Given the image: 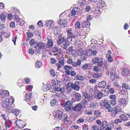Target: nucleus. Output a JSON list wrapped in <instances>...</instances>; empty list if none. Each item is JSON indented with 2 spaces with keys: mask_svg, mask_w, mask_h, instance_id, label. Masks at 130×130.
Instances as JSON below:
<instances>
[{
  "mask_svg": "<svg viewBox=\"0 0 130 130\" xmlns=\"http://www.w3.org/2000/svg\"><path fill=\"white\" fill-rule=\"evenodd\" d=\"M14 101V99L12 96L9 99H6L2 102V106L6 109H12L13 107H12V104L13 103Z\"/></svg>",
  "mask_w": 130,
  "mask_h": 130,
  "instance_id": "nucleus-1",
  "label": "nucleus"
},
{
  "mask_svg": "<svg viewBox=\"0 0 130 130\" xmlns=\"http://www.w3.org/2000/svg\"><path fill=\"white\" fill-rule=\"evenodd\" d=\"M88 51L86 50L84 52L82 48H80L78 49L77 52L78 54L80 56H81V58L82 60H86V59L89 58V55L88 54Z\"/></svg>",
  "mask_w": 130,
  "mask_h": 130,
  "instance_id": "nucleus-2",
  "label": "nucleus"
},
{
  "mask_svg": "<svg viewBox=\"0 0 130 130\" xmlns=\"http://www.w3.org/2000/svg\"><path fill=\"white\" fill-rule=\"evenodd\" d=\"M97 4L98 6L95 8L94 12L95 14H99L101 12L100 10L101 8L105 6V3L104 1L100 0L97 3Z\"/></svg>",
  "mask_w": 130,
  "mask_h": 130,
  "instance_id": "nucleus-3",
  "label": "nucleus"
},
{
  "mask_svg": "<svg viewBox=\"0 0 130 130\" xmlns=\"http://www.w3.org/2000/svg\"><path fill=\"white\" fill-rule=\"evenodd\" d=\"M61 117V120L64 122L65 125L68 126L71 123V121L69 118H68V115L67 114H62Z\"/></svg>",
  "mask_w": 130,
  "mask_h": 130,
  "instance_id": "nucleus-4",
  "label": "nucleus"
},
{
  "mask_svg": "<svg viewBox=\"0 0 130 130\" xmlns=\"http://www.w3.org/2000/svg\"><path fill=\"white\" fill-rule=\"evenodd\" d=\"M86 106L85 104L83 101H82L81 103H78L74 107L72 108L73 110L75 111H80L82 108H84Z\"/></svg>",
  "mask_w": 130,
  "mask_h": 130,
  "instance_id": "nucleus-5",
  "label": "nucleus"
},
{
  "mask_svg": "<svg viewBox=\"0 0 130 130\" xmlns=\"http://www.w3.org/2000/svg\"><path fill=\"white\" fill-rule=\"evenodd\" d=\"M105 101L104 100L103 103H104V106L105 108L107 110V111L108 112H112L114 110V108L111 106L110 104L108 102L105 103L104 102Z\"/></svg>",
  "mask_w": 130,
  "mask_h": 130,
  "instance_id": "nucleus-6",
  "label": "nucleus"
},
{
  "mask_svg": "<svg viewBox=\"0 0 130 130\" xmlns=\"http://www.w3.org/2000/svg\"><path fill=\"white\" fill-rule=\"evenodd\" d=\"M15 123L18 127L21 128H23L25 125L24 122L20 120L16 121Z\"/></svg>",
  "mask_w": 130,
  "mask_h": 130,
  "instance_id": "nucleus-7",
  "label": "nucleus"
},
{
  "mask_svg": "<svg viewBox=\"0 0 130 130\" xmlns=\"http://www.w3.org/2000/svg\"><path fill=\"white\" fill-rule=\"evenodd\" d=\"M45 44L42 41L37 42L35 48L37 49L38 51L44 49Z\"/></svg>",
  "mask_w": 130,
  "mask_h": 130,
  "instance_id": "nucleus-8",
  "label": "nucleus"
},
{
  "mask_svg": "<svg viewBox=\"0 0 130 130\" xmlns=\"http://www.w3.org/2000/svg\"><path fill=\"white\" fill-rule=\"evenodd\" d=\"M83 100L82 101H83L84 103L86 105L89 101V95L86 92H83Z\"/></svg>",
  "mask_w": 130,
  "mask_h": 130,
  "instance_id": "nucleus-9",
  "label": "nucleus"
},
{
  "mask_svg": "<svg viewBox=\"0 0 130 130\" xmlns=\"http://www.w3.org/2000/svg\"><path fill=\"white\" fill-rule=\"evenodd\" d=\"M63 14V13H62L60 14L59 16L60 20L58 22L59 24H60L61 27H65L67 25V22L64 19H62L61 18V16Z\"/></svg>",
  "mask_w": 130,
  "mask_h": 130,
  "instance_id": "nucleus-10",
  "label": "nucleus"
},
{
  "mask_svg": "<svg viewBox=\"0 0 130 130\" xmlns=\"http://www.w3.org/2000/svg\"><path fill=\"white\" fill-rule=\"evenodd\" d=\"M87 19L84 20L82 23L83 27H89V15H88L86 16Z\"/></svg>",
  "mask_w": 130,
  "mask_h": 130,
  "instance_id": "nucleus-11",
  "label": "nucleus"
},
{
  "mask_svg": "<svg viewBox=\"0 0 130 130\" xmlns=\"http://www.w3.org/2000/svg\"><path fill=\"white\" fill-rule=\"evenodd\" d=\"M53 114L55 117L57 119L59 120H61L62 113L61 111L60 110H56L54 112Z\"/></svg>",
  "mask_w": 130,
  "mask_h": 130,
  "instance_id": "nucleus-12",
  "label": "nucleus"
},
{
  "mask_svg": "<svg viewBox=\"0 0 130 130\" xmlns=\"http://www.w3.org/2000/svg\"><path fill=\"white\" fill-rule=\"evenodd\" d=\"M63 69L65 70V72L66 75H69L70 74V71H68V70H70L71 71L73 69V68L71 66L68 65L65 66L63 67Z\"/></svg>",
  "mask_w": 130,
  "mask_h": 130,
  "instance_id": "nucleus-13",
  "label": "nucleus"
},
{
  "mask_svg": "<svg viewBox=\"0 0 130 130\" xmlns=\"http://www.w3.org/2000/svg\"><path fill=\"white\" fill-rule=\"evenodd\" d=\"M61 105L63 107H68L73 106V102L72 101H70L69 100L67 101H66V103H64L63 104L62 103H61Z\"/></svg>",
  "mask_w": 130,
  "mask_h": 130,
  "instance_id": "nucleus-14",
  "label": "nucleus"
},
{
  "mask_svg": "<svg viewBox=\"0 0 130 130\" xmlns=\"http://www.w3.org/2000/svg\"><path fill=\"white\" fill-rule=\"evenodd\" d=\"M80 84V83L78 81H76L74 83H73L72 88L76 91L79 90Z\"/></svg>",
  "mask_w": 130,
  "mask_h": 130,
  "instance_id": "nucleus-15",
  "label": "nucleus"
},
{
  "mask_svg": "<svg viewBox=\"0 0 130 130\" xmlns=\"http://www.w3.org/2000/svg\"><path fill=\"white\" fill-rule=\"evenodd\" d=\"M104 92H105V94L104 93H103L102 92H101L100 91H98L97 93L96 97L98 99H100L102 98L103 96H107L108 94V92L104 90Z\"/></svg>",
  "mask_w": 130,
  "mask_h": 130,
  "instance_id": "nucleus-16",
  "label": "nucleus"
},
{
  "mask_svg": "<svg viewBox=\"0 0 130 130\" xmlns=\"http://www.w3.org/2000/svg\"><path fill=\"white\" fill-rule=\"evenodd\" d=\"M67 32L68 33V37L67 39L70 41L72 40V39L74 37V36L73 35L72 32V30H67Z\"/></svg>",
  "mask_w": 130,
  "mask_h": 130,
  "instance_id": "nucleus-17",
  "label": "nucleus"
},
{
  "mask_svg": "<svg viewBox=\"0 0 130 130\" xmlns=\"http://www.w3.org/2000/svg\"><path fill=\"white\" fill-rule=\"evenodd\" d=\"M9 95V93L8 91L7 90H1L0 96L2 98H5Z\"/></svg>",
  "mask_w": 130,
  "mask_h": 130,
  "instance_id": "nucleus-18",
  "label": "nucleus"
},
{
  "mask_svg": "<svg viewBox=\"0 0 130 130\" xmlns=\"http://www.w3.org/2000/svg\"><path fill=\"white\" fill-rule=\"evenodd\" d=\"M32 93H26L25 99L24 100L27 102V103L28 104H29V101H30V99L31 98Z\"/></svg>",
  "mask_w": 130,
  "mask_h": 130,
  "instance_id": "nucleus-19",
  "label": "nucleus"
},
{
  "mask_svg": "<svg viewBox=\"0 0 130 130\" xmlns=\"http://www.w3.org/2000/svg\"><path fill=\"white\" fill-rule=\"evenodd\" d=\"M72 94H73V95H75L76 101H78L80 100L81 99V95L79 93H76L75 92H74L72 93Z\"/></svg>",
  "mask_w": 130,
  "mask_h": 130,
  "instance_id": "nucleus-20",
  "label": "nucleus"
},
{
  "mask_svg": "<svg viewBox=\"0 0 130 130\" xmlns=\"http://www.w3.org/2000/svg\"><path fill=\"white\" fill-rule=\"evenodd\" d=\"M126 103V100L124 98H121L119 100V103L120 105H124Z\"/></svg>",
  "mask_w": 130,
  "mask_h": 130,
  "instance_id": "nucleus-21",
  "label": "nucleus"
},
{
  "mask_svg": "<svg viewBox=\"0 0 130 130\" xmlns=\"http://www.w3.org/2000/svg\"><path fill=\"white\" fill-rule=\"evenodd\" d=\"M0 19L2 22L5 23L6 19V15L4 13H2L0 14Z\"/></svg>",
  "mask_w": 130,
  "mask_h": 130,
  "instance_id": "nucleus-22",
  "label": "nucleus"
},
{
  "mask_svg": "<svg viewBox=\"0 0 130 130\" xmlns=\"http://www.w3.org/2000/svg\"><path fill=\"white\" fill-rule=\"evenodd\" d=\"M54 23L53 22L52 20L47 21L46 23V25L47 27L49 28L52 27L54 26Z\"/></svg>",
  "mask_w": 130,
  "mask_h": 130,
  "instance_id": "nucleus-23",
  "label": "nucleus"
},
{
  "mask_svg": "<svg viewBox=\"0 0 130 130\" xmlns=\"http://www.w3.org/2000/svg\"><path fill=\"white\" fill-rule=\"evenodd\" d=\"M64 59L59 61L58 62L56 63V64L58 68H61L64 66Z\"/></svg>",
  "mask_w": 130,
  "mask_h": 130,
  "instance_id": "nucleus-24",
  "label": "nucleus"
},
{
  "mask_svg": "<svg viewBox=\"0 0 130 130\" xmlns=\"http://www.w3.org/2000/svg\"><path fill=\"white\" fill-rule=\"evenodd\" d=\"M37 42L34 39H32L29 42V43L31 47L35 48Z\"/></svg>",
  "mask_w": 130,
  "mask_h": 130,
  "instance_id": "nucleus-25",
  "label": "nucleus"
},
{
  "mask_svg": "<svg viewBox=\"0 0 130 130\" xmlns=\"http://www.w3.org/2000/svg\"><path fill=\"white\" fill-rule=\"evenodd\" d=\"M54 90L57 92H60L62 93H63L64 92V88H60L59 87L56 86L54 88Z\"/></svg>",
  "mask_w": 130,
  "mask_h": 130,
  "instance_id": "nucleus-26",
  "label": "nucleus"
},
{
  "mask_svg": "<svg viewBox=\"0 0 130 130\" xmlns=\"http://www.w3.org/2000/svg\"><path fill=\"white\" fill-rule=\"evenodd\" d=\"M129 70L125 68L121 71V74L124 76H126L129 73Z\"/></svg>",
  "mask_w": 130,
  "mask_h": 130,
  "instance_id": "nucleus-27",
  "label": "nucleus"
},
{
  "mask_svg": "<svg viewBox=\"0 0 130 130\" xmlns=\"http://www.w3.org/2000/svg\"><path fill=\"white\" fill-rule=\"evenodd\" d=\"M53 45V42L51 40L48 39L47 43L46 44V47L49 48L52 47Z\"/></svg>",
  "mask_w": 130,
  "mask_h": 130,
  "instance_id": "nucleus-28",
  "label": "nucleus"
},
{
  "mask_svg": "<svg viewBox=\"0 0 130 130\" xmlns=\"http://www.w3.org/2000/svg\"><path fill=\"white\" fill-rule=\"evenodd\" d=\"M107 123L106 121H104L102 123L101 126L100 127V130H104L107 125Z\"/></svg>",
  "mask_w": 130,
  "mask_h": 130,
  "instance_id": "nucleus-29",
  "label": "nucleus"
},
{
  "mask_svg": "<svg viewBox=\"0 0 130 130\" xmlns=\"http://www.w3.org/2000/svg\"><path fill=\"white\" fill-rule=\"evenodd\" d=\"M11 110V112L14 113L16 116H18L19 113H21L20 110L18 109H15L13 110L12 109Z\"/></svg>",
  "mask_w": 130,
  "mask_h": 130,
  "instance_id": "nucleus-30",
  "label": "nucleus"
},
{
  "mask_svg": "<svg viewBox=\"0 0 130 130\" xmlns=\"http://www.w3.org/2000/svg\"><path fill=\"white\" fill-rule=\"evenodd\" d=\"M106 82L105 81H102L100 82L99 84L98 87L99 88H103L106 86Z\"/></svg>",
  "mask_w": 130,
  "mask_h": 130,
  "instance_id": "nucleus-31",
  "label": "nucleus"
},
{
  "mask_svg": "<svg viewBox=\"0 0 130 130\" xmlns=\"http://www.w3.org/2000/svg\"><path fill=\"white\" fill-rule=\"evenodd\" d=\"M120 118L124 121H125L128 119V118L126 114H122L119 116Z\"/></svg>",
  "mask_w": 130,
  "mask_h": 130,
  "instance_id": "nucleus-32",
  "label": "nucleus"
},
{
  "mask_svg": "<svg viewBox=\"0 0 130 130\" xmlns=\"http://www.w3.org/2000/svg\"><path fill=\"white\" fill-rule=\"evenodd\" d=\"M126 91L123 89L122 87H120L119 88V94L124 95L126 93Z\"/></svg>",
  "mask_w": 130,
  "mask_h": 130,
  "instance_id": "nucleus-33",
  "label": "nucleus"
},
{
  "mask_svg": "<svg viewBox=\"0 0 130 130\" xmlns=\"http://www.w3.org/2000/svg\"><path fill=\"white\" fill-rule=\"evenodd\" d=\"M12 123V121L10 120H7L6 121L5 123V126L6 128H9L11 126V125L10 124H11Z\"/></svg>",
  "mask_w": 130,
  "mask_h": 130,
  "instance_id": "nucleus-34",
  "label": "nucleus"
},
{
  "mask_svg": "<svg viewBox=\"0 0 130 130\" xmlns=\"http://www.w3.org/2000/svg\"><path fill=\"white\" fill-rule=\"evenodd\" d=\"M42 65L41 62L40 61H37L35 64L36 68L38 69L40 68Z\"/></svg>",
  "mask_w": 130,
  "mask_h": 130,
  "instance_id": "nucleus-35",
  "label": "nucleus"
},
{
  "mask_svg": "<svg viewBox=\"0 0 130 130\" xmlns=\"http://www.w3.org/2000/svg\"><path fill=\"white\" fill-rule=\"evenodd\" d=\"M90 92H91V93H90V98L93 99L95 96V92L91 90V89H90Z\"/></svg>",
  "mask_w": 130,
  "mask_h": 130,
  "instance_id": "nucleus-36",
  "label": "nucleus"
},
{
  "mask_svg": "<svg viewBox=\"0 0 130 130\" xmlns=\"http://www.w3.org/2000/svg\"><path fill=\"white\" fill-rule=\"evenodd\" d=\"M114 108L115 109H114V110L115 112L117 114L119 112H121L122 111V109L120 108V107L119 106L115 107Z\"/></svg>",
  "mask_w": 130,
  "mask_h": 130,
  "instance_id": "nucleus-37",
  "label": "nucleus"
},
{
  "mask_svg": "<svg viewBox=\"0 0 130 130\" xmlns=\"http://www.w3.org/2000/svg\"><path fill=\"white\" fill-rule=\"evenodd\" d=\"M100 59L98 57H95L93 59L92 63L94 64H96L98 63Z\"/></svg>",
  "mask_w": 130,
  "mask_h": 130,
  "instance_id": "nucleus-38",
  "label": "nucleus"
},
{
  "mask_svg": "<svg viewBox=\"0 0 130 130\" xmlns=\"http://www.w3.org/2000/svg\"><path fill=\"white\" fill-rule=\"evenodd\" d=\"M50 85L48 84H46L45 85H44L43 89L44 91H46L49 90V86Z\"/></svg>",
  "mask_w": 130,
  "mask_h": 130,
  "instance_id": "nucleus-39",
  "label": "nucleus"
},
{
  "mask_svg": "<svg viewBox=\"0 0 130 130\" xmlns=\"http://www.w3.org/2000/svg\"><path fill=\"white\" fill-rule=\"evenodd\" d=\"M20 18H17L16 20V22L19 23V25L21 26H22L24 25V21L22 20L21 21H20Z\"/></svg>",
  "mask_w": 130,
  "mask_h": 130,
  "instance_id": "nucleus-40",
  "label": "nucleus"
},
{
  "mask_svg": "<svg viewBox=\"0 0 130 130\" xmlns=\"http://www.w3.org/2000/svg\"><path fill=\"white\" fill-rule=\"evenodd\" d=\"M97 103L95 101H94L92 102H91L90 104V107L92 108H95L96 106L97 105Z\"/></svg>",
  "mask_w": 130,
  "mask_h": 130,
  "instance_id": "nucleus-41",
  "label": "nucleus"
},
{
  "mask_svg": "<svg viewBox=\"0 0 130 130\" xmlns=\"http://www.w3.org/2000/svg\"><path fill=\"white\" fill-rule=\"evenodd\" d=\"M109 102L112 106H114L116 104L117 102L116 100H110L109 101Z\"/></svg>",
  "mask_w": 130,
  "mask_h": 130,
  "instance_id": "nucleus-42",
  "label": "nucleus"
},
{
  "mask_svg": "<svg viewBox=\"0 0 130 130\" xmlns=\"http://www.w3.org/2000/svg\"><path fill=\"white\" fill-rule=\"evenodd\" d=\"M52 97L53 98H55V99L58 100L59 98L60 94L59 93H55L52 95Z\"/></svg>",
  "mask_w": 130,
  "mask_h": 130,
  "instance_id": "nucleus-43",
  "label": "nucleus"
},
{
  "mask_svg": "<svg viewBox=\"0 0 130 130\" xmlns=\"http://www.w3.org/2000/svg\"><path fill=\"white\" fill-rule=\"evenodd\" d=\"M121 87H122L123 88H124L126 89H130V88L128 85L127 84L125 83H123L122 84V86Z\"/></svg>",
  "mask_w": 130,
  "mask_h": 130,
  "instance_id": "nucleus-44",
  "label": "nucleus"
},
{
  "mask_svg": "<svg viewBox=\"0 0 130 130\" xmlns=\"http://www.w3.org/2000/svg\"><path fill=\"white\" fill-rule=\"evenodd\" d=\"M53 30L55 32H59L60 31V28L57 26H55L53 27Z\"/></svg>",
  "mask_w": 130,
  "mask_h": 130,
  "instance_id": "nucleus-45",
  "label": "nucleus"
},
{
  "mask_svg": "<svg viewBox=\"0 0 130 130\" xmlns=\"http://www.w3.org/2000/svg\"><path fill=\"white\" fill-rule=\"evenodd\" d=\"M75 79L80 80H83L84 79V77L80 75H78L75 77Z\"/></svg>",
  "mask_w": 130,
  "mask_h": 130,
  "instance_id": "nucleus-46",
  "label": "nucleus"
},
{
  "mask_svg": "<svg viewBox=\"0 0 130 130\" xmlns=\"http://www.w3.org/2000/svg\"><path fill=\"white\" fill-rule=\"evenodd\" d=\"M57 102V101L56 99H54L51 100L50 102L51 106L52 107L54 106L56 104Z\"/></svg>",
  "mask_w": 130,
  "mask_h": 130,
  "instance_id": "nucleus-47",
  "label": "nucleus"
},
{
  "mask_svg": "<svg viewBox=\"0 0 130 130\" xmlns=\"http://www.w3.org/2000/svg\"><path fill=\"white\" fill-rule=\"evenodd\" d=\"M92 41L93 40H91V44L90 46L93 48V49L95 50V48L96 49V47L95 46V43L94 41Z\"/></svg>",
  "mask_w": 130,
  "mask_h": 130,
  "instance_id": "nucleus-48",
  "label": "nucleus"
},
{
  "mask_svg": "<svg viewBox=\"0 0 130 130\" xmlns=\"http://www.w3.org/2000/svg\"><path fill=\"white\" fill-rule=\"evenodd\" d=\"M93 48H92V50H90V51L91 52V55H92L93 56H95L98 53L97 51L93 49L92 50ZM96 49V48H95Z\"/></svg>",
  "mask_w": 130,
  "mask_h": 130,
  "instance_id": "nucleus-49",
  "label": "nucleus"
},
{
  "mask_svg": "<svg viewBox=\"0 0 130 130\" xmlns=\"http://www.w3.org/2000/svg\"><path fill=\"white\" fill-rule=\"evenodd\" d=\"M107 88L110 94H113L115 92L113 88H110L109 87H107Z\"/></svg>",
  "mask_w": 130,
  "mask_h": 130,
  "instance_id": "nucleus-50",
  "label": "nucleus"
},
{
  "mask_svg": "<svg viewBox=\"0 0 130 130\" xmlns=\"http://www.w3.org/2000/svg\"><path fill=\"white\" fill-rule=\"evenodd\" d=\"M64 41L62 39V38L59 37L57 41V43L58 45H59L61 44Z\"/></svg>",
  "mask_w": 130,
  "mask_h": 130,
  "instance_id": "nucleus-51",
  "label": "nucleus"
},
{
  "mask_svg": "<svg viewBox=\"0 0 130 130\" xmlns=\"http://www.w3.org/2000/svg\"><path fill=\"white\" fill-rule=\"evenodd\" d=\"M61 46L64 49L66 50L67 49L68 47V45L66 42H64L61 45Z\"/></svg>",
  "mask_w": 130,
  "mask_h": 130,
  "instance_id": "nucleus-52",
  "label": "nucleus"
},
{
  "mask_svg": "<svg viewBox=\"0 0 130 130\" xmlns=\"http://www.w3.org/2000/svg\"><path fill=\"white\" fill-rule=\"evenodd\" d=\"M50 75L52 76L55 77V72L52 69H51L50 71Z\"/></svg>",
  "mask_w": 130,
  "mask_h": 130,
  "instance_id": "nucleus-53",
  "label": "nucleus"
},
{
  "mask_svg": "<svg viewBox=\"0 0 130 130\" xmlns=\"http://www.w3.org/2000/svg\"><path fill=\"white\" fill-rule=\"evenodd\" d=\"M80 22L78 21H77L76 22L75 25V27L76 29L79 28L80 26Z\"/></svg>",
  "mask_w": 130,
  "mask_h": 130,
  "instance_id": "nucleus-54",
  "label": "nucleus"
},
{
  "mask_svg": "<svg viewBox=\"0 0 130 130\" xmlns=\"http://www.w3.org/2000/svg\"><path fill=\"white\" fill-rule=\"evenodd\" d=\"M97 64V66L99 67H101L104 64V62L102 61L100 59L99 61L98 62Z\"/></svg>",
  "mask_w": 130,
  "mask_h": 130,
  "instance_id": "nucleus-55",
  "label": "nucleus"
},
{
  "mask_svg": "<svg viewBox=\"0 0 130 130\" xmlns=\"http://www.w3.org/2000/svg\"><path fill=\"white\" fill-rule=\"evenodd\" d=\"M26 34L28 37L31 38L33 36V34L30 31H29L27 32Z\"/></svg>",
  "mask_w": 130,
  "mask_h": 130,
  "instance_id": "nucleus-56",
  "label": "nucleus"
},
{
  "mask_svg": "<svg viewBox=\"0 0 130 130\" xmlns=\"http://www.w3.org/2000/svg\"><path fill=\"white\" fill-rule=\"evenodd\" d=\"M59 51V49L57 47H54L52 50V52L53 53H55Z\"/></svg>",
  "mask_w": 130,
  "mask_h": 130,
  "instance_id": "nucleus-57",
  "label": "nucleus"
},
{
  "mask_svg": "<svg viewBox=\"0 0 130 130\" xmlns=\"http://www.w3.org/2000/svg\"><path fill=\"white\" fill-rule=\"evenodd\" d=\"M77 52L75 50H73L72 51V56L74 57H76L77 56L76 53Z\"/></svg>",
  "mask_w": 130,
  "mask_h": 130,
  "instance_id": "nucleus-58",
  "label": "nucleus"
},
{
  "mask_svg": "<svg viewBox=\"0 0 130 130\" xmlns=\"http://www.w3.org/2000/svg\"><path fill=\"white\" fill-rule=\"evenodd\" d=\"M116 96L115 95H111L110 96L109 98L110 100H116Z\"/></svg>",
  "mask_w": 130,
  "mask_h": 130,
  "instance_id": "nucleus-59",
  "label": "nucleus"
},
{
  "mask_svg": "<svg viewBox=\"0 0 130 130\" xmlns=\"http://www.w3.org/2000/svg\"><path fill=\"white\" fill-rule=\"evenodd\" d=\"M92 76L93 77L95 78H96L98 77H101V76L100 75H99L97 73H94L93 74Z\"/></svg>",
  "mask_w": 130,
  "mask_h": 130,
  "instance_id": "nucleus-60",
  "label": "nucleus"
},
{
  "mask_svg": "<svg viewBox=\"0 0 130 130\" xmlns=\"http://www.w3.org/2000/svg\"><path fill=\"white\" fill-rule=\"evenodd\" d=\"M73 83L72 82H69L67 84V85L66 86V87H70L72 88Z\"/></svg>",
  "mask_w": 130,
  "mask_h": 130,
  "instance_id": "nucleus-61",
  "label": "nucleus"
},
{
  "mask_svg": "<svg viewBox=\"0 0 130 130\" xmlns=\"http://www.w3.org/2000/svg\"><path fill=\"white\" fill-rule=\"evenodd\" d=\"M114 122L115 124H117L119 123H121L122 122V121L120 119H116L115 120Z\"/></svg>",
  "mask_w": 130,
  "mask_h": 130,
  "instance_id": "nucleus-62",
  "label": "nucleus"
},
{
  "mask_svg": "<svg viewBox=\"0 0 130 130\" xmlns=\"http://www.w3.org/2000/svg\"><path fill=\"white\" fill-rule=\"evenodd\" d=\"M28 52L30 54L32 55L34 52V49L32 48H30L29 49Z\"/></svg>",
  "mask_w": 130,
  "mask_h": 130,
  "instance_id": "nucleus-63",
  "label": "nucleus"
},
{
  "mask_svg": "<svg viewBox=\"0 0 130 130\" xmlns=\"http://www.w3.org/2000/svg\"><path fill=\"white\" fill-rule=\"evenodd\" d=\"M91 130H99V129L96 125H93L91 128Z\"/></svg>",
  "mask_w": 130,
  "mask_h": 130,
  "instance_id": "nucleus-64",
  "label": "nucleus"
}]
</instances>
